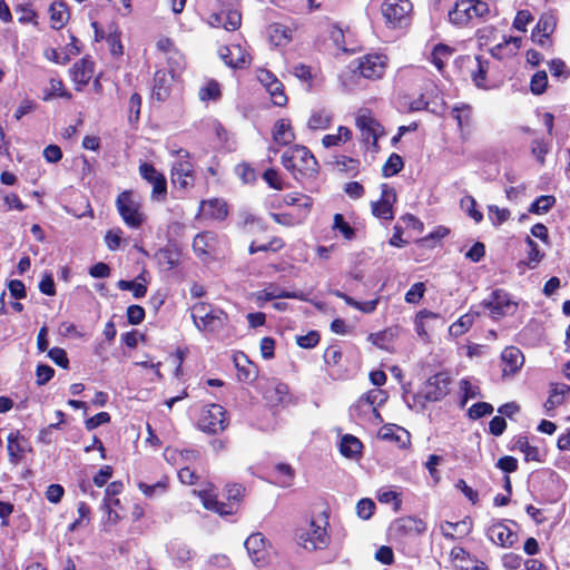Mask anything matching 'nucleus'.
<instances>
[{
    "label": "nucleus",
    "mask_w": 570,
    "mask_h": 570,
    "mask_svg": "<svg viewBox=\"0 0 570 570\" xmlns=\"http://www.w3.org/2000/svg\"><path fill=\"white\" fill-rule=\"evenodd\" d=\"M282 165L296 180L313 178L318 171V163L309 149L295 145L282 155Z\"/></svg>",
    "instance_id": "obj_1"
},
{
    "label": "nucleus",
    "mask_w": 570,
    "mask_h": 570,
    "mask_svg": "<svg viewBox=\"0 0 570 570\" xmlns=\"http://www.w3.org/2000/svg\"><path fill=\"white\" fill-rule=\"evenodd\" d=\"M191 318L197 330L208 334H219L229 324L227 313L205 302L193 305Z\"/></svg>",
    "instance_id": "obj_2"
},
{
    "label": "nucleus",
    "mask_w": 570,
    "mask_h": 570,
    "mask_svg": "<svg viewBox=\"0 0 570 570\" xmlns=\"http://www.w3.org/2000/svg\"><path fill=\"white\" fill-rule=\"evenodd\" d=\"M117 210L124 223L134 229L140 228L146 222L141 197L132 190L121 191L116 199Z\"/></svg>",
    "instance_id": "obj_3"
},
{
    "label": "nucleus",
    "mask_w": 570,
    "mask_h": 570,
    "mask_svg": "<svg viewBox=\"0 0 570 570\" xmlns=\"http://www.w3.org/2000/svg\"><path fill=\"white\" fill-rule=\"evenodd\" d=\"M326 525L325 518L312 519L301 525L296 532L297 543L308 551L324 549L330 541Z\"/></svg>",
    "instance_id": "obj_4"
},
{
    "label": "nucleus",
    "mask_w": 570,
    "mask_h": 570,
    "mask_svg": "<svg viewBox=\"0 0 570 570\" xmlns=\"http://www.w3.org/2000/svg\"><path fill=\"white\" fill-rule=\"evenodd\" d=\"M450 383L451 379L448 373H436L435 375L429 377V380L424 383L416 395L412 396L413 402H410V400L406 397L405 402L410 409L416 407L417 404H420V406L423 409L424 403L421 402V400L428 402H436L442 400L449 393Z\"/></svg>",
    "instance_id": "obj_5"
},
{
    "label": "nucleus",
    "mask_w": 570,
    "mask_h": 570,
    "mask_svg": "<svg viewBox=\"0 0 570 570\" xmlns=\"http://www.w3.org/2000/svg\"><path fill=\"white\" fill-rule=\"evenodd\" d=\"M245 489L240 484H230L226 487V495L228 503L219 502L216 500V495L212 491H200V497L204 507L207 510H214L220 515H228L234 512V507L239 503L244 495Z\"/></svg>",
    "instance_id": "obj_6"
},
{
    "label": "nucleus",
    "mask_w": 570,
    "mask_h": 570,
    "mask_svg": "<svg viewBox=\"0 0 570 570\" xmlns=\"http://www.w3.org/2000/svg\"><path fill=\"white\" fill-rule=\"evenodd\" d=\"M482 304L490 311L491 317L495 320L513 315L518 309V302L501 288L494 289Z\"/></svg>",
    "instance_id": "obj_7"
},
{
    "label": "nucleus",
    "mask_w": 570,
    "mask_h": 570,
    "mask_svg": "<svg viewBox=\"0 0 570 570\" xmlns=\"http://www.w3.org/2000/svg\"><path fill=\"white\" fill-rule=\"evenodd\" d=\"M355 126L360 130L362 141L376 148L379 138L384 135V129L373 115L368 110H360L355 118Z\"/></svg>",
    "instance_id": "obj_8"
},
{
    "label": "nucleus",
    "mask_w": 570,
    "mask_h": 570,
    "mask_svg": "<svg viewBox=\"0 0 570 570\" xmlns=\"http://www.w3.org/2000/svg\"><path fill=\"white\" fill-rule=\"evenodd\" d=\"M198 426L207 433H218L227 426L226 412L218 404H209L203 409Z\"/></svg>",
    "instance_id": "obj_9"
},
{
    "label": "nucleus",
    "mask_w": 570,
    "mask_h": 570,
    "mask_svg": "<svg viewBox=\"0 0 570 570\" xmlns=\"http://www.w3.org/2000/svg\"><path fill=\"white\" fill-rule=\"evenodd\" d=\"M176 153L181 159L173 164L171 181L175 186H178L181 189H187L191 187L195 181L194 166L187 160L189 157V153L187 150L179 149Z\"/></svg>",
    "instance_id": "obj_10"
},
{
    "label": "nucleus",
    "mask_w": 570,
    "mask_h": 570,
    "mask_svg": "<svg viewBox=\"0 0 570 570\" xmlns=\"http://www.w3.org/2000/svg\"><path fill=\"white\" fill-rule=\"evenodd\" d=\"M397 197L395 189L387 184L381 186V198L376 202L371 203L372 214L384 220H391L394 218L393 205Z\"/></svg>",
    "instance_id": "obj_11"
},
{
    "label": "nucleus",
    "mask_w": 570,
    "mask_h": 570,
    "mask_svg": "<svg viewBox=\"0 0 570 570\" xmlns=\"http://www.w3.org/2000/svg\"><path fill=\"white\" fill-rule=\"evenodd\" d=\"M387 58L384 55H365L358 59L356 69L367 79H380L385 73Z\"/></svg>",
    "instance_id": "obj_12"
},
{
    "label": "nucleus",
    "mask_w": 570,
    "mask_h": 570,
    "mask_svg": "<svg viewBox=\"0 0 570 570\" xmlns=\"http://www.w3.org/2000/svg\"><path fill=\"white\" fill-rule=\"evenodd\" d=\"M139 174L153 186L151 198L156 200L165 199L167 195L166 177L149 163L139 165Z\"/></svg>",
    "instance_id": "obj_13"
},
{
    "label": "nucleus",
    "mask_w": 570,
    "mask_h": 570,
    "mask_svg": "<svg viewBox=\"0 0 570 570\" xmlns=\"http://www.w3.org/2000/svg\"><path fill=\"white\" fill-rule=\"evenodd\" d=\"M412 11L410 0H384L382 4V13L386 22L393 27L401 26Z\"/></svg>",
    "instance_id": "obj_14"
},
{
    "label": "nucleus",
    "mask_w": 570,
    "mask_h": 570,
    "mask_svg": "<svg viewBox=\"0 0 570 570\" xmlns=\"http://www.w3.org/2000/svg\"><path fill=\"white\" fill-rule=\"evenodd\" d=\"M244 546L247 550L248 557L256 567L262 568L267 564L268 550L265 538L262 533L257 532L250 534L246 539Z\"/></svg>",
    "instance_id": "obj_15"
},
{
    "label": "nucleus",
    "mask_w": 570,
    "mask_h": 570,
    "mask_svg": "<svg viewBox=\"0 0 570 570\" xmlns=\"http://www.w3.org/2000/svg\"><path fill=\"white\" fill-rule=\"evenodd\" d=\"M392 531L399 538L419 537L426 531V523L416 517H403L393 522Z\"/></svg>",
    "instance_id": "obj_16"
},
{
    "label": "nucleus",
    "mask_w": 570,
    "mask_h": 570,
    "mask_svg": "<svg viewBox=\"0 0 570 570\" xmlns=\"http://www.w3.org/2000/svg\"><path fill=\"white\" fill-rule=\"evenodd\" d=\"M219 56L232 68H245L249 63V55L240 45H229L219 49Z\"/></svg>",
    "instance_id": "obj_17"
},
{
    "label": "nucleus",
    "mask_w": 570,
    "mask_h": 570,
    "mask_svg": "<svg viewBox=\"0 0 570 570\" xmlns=\"http://www.w3.org/2000/svg\"><path fill=\"white\" fill-rule=\"evenodd\" d=\"M524 356L522 352L514 346L505 347L501 353V366L503 376L514 375L523 365Z\"/></svg>",
    "instance_id": "obj_18"
},
{
    "label": "nucleus",
    "mask_w": 570,
    "mask_h": 570,
    "mask_svg": "<svg viewBox=\"0 0 570 570\" xmlns=\"http://www.w3.org/2000/svg\"><path fill=\"white\" fill-rule=\"evenodd\" d=\"M209 23L213 27H223L226 30L234 31L240 27L242 14L237 9H222L209 17Z\"/></svg>",
    "instance_id": "obj_19"
},
{
    "label": "nucleus",
    "mask_w": 570,
    "mask_h": 570,
    "mask_svg": "<svg viewBox=\"0 0 570 570\" xmlns=\"http://www.w3.org/2000/svg\"><path fill=\"white\" fill-rule=\"evenodd\" d=\"M217 248L216 235L212 232H203L195 236L193 242L194 253L200 259L213 256Z\"/></svg>",
    "instance_id": "obj_20"
},
{
    "label": "nucleus",
    "mask_w": 570,
    "mask_h": 570,
    "mask_svg": "<svg viewBox=\"0 0 570 570\" xmlns=\"http://www.w3.org/2000/svg\"><path fill=\"white\" fill-rule=\"evenodd\" d=\"M256 302L262 305L264 302L273 301L276 298H296L299 301H307L302 292H288L281 289L276 284H268L264 289L254 294Z\"/></svg>",
    "instance_id": "obj_21"
},
{
    "label": "nucleus",
    "mask_w": 570,
    "mask_h": 570,
    "mask_svg": "<svg viewBox=\"0 0 570 570\" xmlns=\"http://www.w3.org/2000/svg\"><path fill=\"white\" fill-rule=\"evenodd\" d=\"M488 538L495 544L501 546L503 548H509L513 546L517 541V533L512 531L508 525L503 522L493 523L488 529Z\"/></svg>",
    "instance_id": "obj_22"
},
{
    "label": "nucleus",
    "mask_w": 570,
    "mask_h": 570,
    "mask_svg": "<svg viewBox=\"0 0 570 570\" xmlns=\"http://www.w3.org/2000/svg\"><path fill=\"white\" fill-rule=\"evenodd\" d=\"M173 80L174 76H170L168 72L164 70L156 71L151 97L158 101H165L170 95Z\"/></svg>",
    "instance_id": "obj_23"
},
{
    "label": "nucleus",
    "mask_w": 570,
    "mask_h": 570,
    "mask_svg": "<svg viewBox=\"0 0 570 570\" xmlns=\"http://www.w3.org/2000/svg\"><path fill=\"white\" fill-rule=\"evenodd\" d=\"M72 81L80 87L86 86L94 76V62L88 58L77 61L70 69Z\"/></svg>",
    "instance_id": "obj_24"
},
{
    "label": "nucleus",
    "mask_w": 570,
    "mask_h": 570,
    "mask_svg": "<svg viewBox=\"0 0 570 570\" xmlns=\"http://www.w3.org/2000/svg\"><path fill=\"white\" fill-rule=\"evenodd\" d=\"M283 203L287 206H295L298 208V217L305 220L307 217L312 206H313V199L303 194L298 193H292L287 194L283 197Z\"/></svg>",
    "instance_id": "obj_25"
},
{
    "label": "nucleus",
    "mask_w": 570,
    "mask_h": 570,
    "mask_svg": "<svg viewBox=\"0 0 570 570\" xmlns=\"http://www.w3.org/2000/svg\"><path fill=\"white\" fill-rule=\"evenodd\" d=\"M295 139L294 131L287 119H278L273 129V140L279 146H287Z\"/></svg>",
    "instance_id": "obj_26"
},
{
    "label": "nucleus",
    "mask_w": 570,
    "mask_h": 570,
    "mask_svg": "<svg viewBox=\"0 0 570 570\" xmlns=\"http://www.w3.org/2000/svg\"><path fill=\"white\" fill-rule=\"evenodd\" d=\"M449 19L455 24H466L474 19L470 0H461L449 12Z\"/></svg>",
    "instance_id": "obj_27"
},
{
    "label": "nucleus",
    "mask_w": 570,
    "mask_h": 570,
    "mask_svg": "<svg viewBox=\"0 0 570 570\" xmlns=\"http://www.w3.org/2000/svg\"><path fill=\"white\" fill-rule=\"evenodd\" d=\"M568 391L569 386L566 384L551 385L549 397L544 403V409L549 415H551V411L563 404Z\"/></svg>",
    "instance_id": "obj_28"
},
{
    "label": "nucleus",
    "mask_w": 570,
    "mask_h": 570,
    "mask_svg": "<svg viewBox=\"0 0 570 570\" xmlns=\"http://www.w3.org/2000/svg\"><path fill=\"white\" fill-rule=\"evenodd\" d=\"M333 121V115L326 109H315L312 111L307 127L311 130H324L327 129Z\"/></svg>",
    "instance_id": "obj_29"
},
{
    "label": "nucleus",
    "mask_w": 570,
    "mask_h": 570,
    "mask_svg": "<svg viewBox=\"0 0 570 570\" xmlns=\"http://www.w3.org/2000/svg\"><path fill=\"white\" fill-rule=\"evenodd\" d=\"M340 452L345 458L356 459L358 455H361L362 443L356 436L352 434H345L340 443Z\"/></svg>",
    "instance_id": "obj_30"
},
{
    "label": "nucleus",
    "mask_w": 570,
    "mask_h": 570,
    "mask_svg": "<svg viewBox=\"0 0 570 570\" xmlns=\"http://www.w3.org/2000/svg\"><path fill=\"white\" fill-rule=\"evenodd\" d=\"M271 42L274 46H285L292 39V30L281 23H273L267 29Z\"/></svg>",
    "instance_id": "obj_31"
},
{
    "label": "nucleus",
    "mask_w": 570,
    "mask_h": 570,
    "mask_svg": "<svg viewBox=\"0 0 570 570\" xmlns=\"http://www.w3.org/2000/svg\"><path fill=\"white\" fill-rule=\"evenodd\" d=\"M274 483L282 488H288L293 484L295 478L294 469L286 463H278L274 468Z\"/></svg>",
    "instance_id": "obj_32"
},
{
    "label": "nucleus",
    "mask_w": 570,
    "mask_h": 570,
    "mask_svg": "<svg viewBox=\"0 0 570 570\" xmlns=\"http://www.w3.org/2000/svg\"><path fill=\"white\" fill-rule=\"evenodd\" d=\"M200 210L215 219H224L228 214L225 202L217 198L202 202Z\"/></svg>",
    "instance_id": "obj_33"
},
{
    "label": "nucleus",
    "mask_w": 570,
    "mask_h": 570,
    "mask_svg": "<svg viewBox=\"0 0 570 570\" xmlns=\"http://www.w3.org/2000/svg\"><path fill=\"white\" fill-rule=\"evenodd\" d=\"M287 393L288 387L286 384L273 381L265 389L264 397L271 404L276 405L285 400Z\"/></svg>",
    "instance_id": "obj_34"
},
{
    "label": "nucleus",
    "mask_w": 570,
    "mask_h": 570,
    "mask_svg": "<svg viewBox=\"0 0 570 570\" xmlns=\"http://www.w3.org/2000/svg\"><path fill=\"white\" fill-rule=\"evenodd\" d=\"M470 530L471 525L470 522L466 520H462L455 523L446 521L443 524H441V533L443 534V537L451 540L455 539V534H459V537L466 535L470 532Z\"/></svg>",
    "instance_id": "obj_35"
},
{
    "label": "nucleus",
    "mask_w": 570,
    "mask_h": 570,
    "mask_svg": "<svg viewBox=\"0 0 570 570\" xmlns=\"http://www.w3.org/2000/svg\"><path fill=\"white\" fill-rule=\"evenodd\" d=\"M7 441L9 461L16 465L21 461L22 454L24 452V448L20 443L19 432H11L7 438Z\"/></svg>",
    "instance_id": "obj_36"
},
{
    "label": "nucleus",
    "mask_w": 570,
    "mask_h": 570,
    "mask_svg": "<svg viewBox=\"0 0 570 570\" xmlns=\"http://www.w3.org/2000/svg\"><path fill=\"white\" fill-rule=\"evenodd\" d=\"M556 28V20L553 16L543 14L539 19L533 32L532 37L535 38L538 35L541 36V38L538 40L540 45L543 43V38H548Z\"/></svg>",
    "instance_id": "obj_37"
},
{
    "label": "nucleus",
    "mask_w": 570,
    "mask_h": 570,
    "mask_svg": "<svg viewBox=\"0 0 570 570\" xmlns=\"http://www.w3.org/2000/svg\"><path fill=\"white\" fill-rule=\"evenodd\" d=\"M352 138V131L345 126H340L336 134L325 135L322 138V144L325 148L341 146Z\"/></svg>",
    "instance_id": "obj_38"
},
{
    "label": "nucleus",
    "mask_w": 570,
    "mask_h": 570,
    "mask_svg": "<svg viewBox=\"0 0 570 570\" xmlns=\"http://www.w3.org/2000/svg\"><path fill=\"white\" fill-rule=\"evenodd\" d=\"M430 318L431 320L438 318V314H435L431 311H428V309H422L416 314L415 320H414L415 332H416L417 336L423 341H428V338H429L426 323H428V320H430Z\"/></svg>",
    "instance_id": "obj_39"
},
{
    "label": "nucleus",
    "mask_w": 570,
    "mask_h": 570,
    "mask_svg": "<svg viewBox=\"0 0 570 570\" xmlns=\"http://www.w3.org/2000/svg\"><path fill=\"white\" fill-rule=\"evenodd\" d=\"M198 97L202 101H217L222 97L219 83L214 80H207L204 86L199 88Z\"/></svg>",
    "instance_id": "obj_40"
},
{
    "label": "nucleus",
    "mask_w": 570,
    "mask_h": 570,
    "mask_svg": "<svg viewBox=\"0 0 570 570\" xmlns=\"http://www.w3.org/2000/svg\"><path fill=\"white\" fill-rule=\"evenodd\" d=\"M49 11H50V20H51L52 28H55V29L62 28L69 17L67 7L62 2H53L50 6Z\"/></svg>",
    "instance_id": "obj_41"
},
{
    "label": "nucleus",
    "mask_w": 570,
    "mask_h": 570,
    "mask_svg": "<svg viewBox=\"0 0 570 570\" xmlns=\"http://www.w3.org/2000/svg\"><path fill=\"white\" fill-rule=\"evenodd\" d=\"M380 435L384 440L395 441L400 443L401 446H404L410 439L407 431L395 425L384 426L380 432Z\"/></svg>",
    "instance_id": "obj_42"
},
{
    "label": "nucleus",
    "mask_w": 570,
    "mask_h": 570,
    "mask_svg": "<svg viewBox=\"0 0 570 570\" xmlns=\"http://www.w3.org/2000/svg\"><path fill=\"white\" fill-rule=\"evenodd\" d=\"M514 448L524 454L525 461H542L539 449L531 445L527 436H519L515 440Z\"/></svg>",
    "instance_id": "obj_43"
},
{
    "label": "nucleus",
    "mask_w": 570,
    "mask_h": 570,
    "mask_svg": "<svg viewBox=\"0 0 570 570\" xmlns=\"http://www.w3.org/2000/svg\"><path fill=\"white\" fill-rule=\"evenodd\" d=\"M453 49L446 45H438L431 53V62L441 71L446 61L452 57Z\"/></svg>",
    "instance_id": "obj_44"
},
{
    "label": "nucleus",
    "mask_w": 570,
    "mask_h": 570,
    "mask_svg": "<svg viewBox=\"0 0 570 570\" xmlns=\"http://www.w3.org/2000/svg\"><path fill=\"white\" fill-rule=\"evenodd\" d=\"M394 336V332L389 328L377 333L370 334L367 340L379 348L390 351Z\"/></svg>",
    "instance_id": "obj_45"
},
{
    "label": "nucleus",
    "mask_w": 570,
    "mask_h": 570,
    "mask_svg": "<svg viewBox=\"0 0 570 570\" xmlns=\"http://www.w3.org/2000/svg\"><path fill=\"white\" fill-rule=\"evenodd\" d=\"M475 318V314H464L462 315L456 322H454L450 328V335L454 337H459L463 335L465 332L469 331V328L473 325Z\"/></svg>",
    "instance_id": "obj_46"
},
{
    "label": "nucleus",
    "mask_w": 570,
    "mask_h": 570,
    "mask_svg": "<svg viewBox=\"0 0 570 570\" xmlns=\"http://www.w3.org/2000/svg\"><path fill=\"white\" fill-rule=\"evenodd\" d=\"M452 117L456 120L458 126L463 128L468 126L472 116V108L466 104H459L452 107L451 109Z\"/></svg>",
    "instance_id": "obj_47"
},
{
    "label": "nucleus",
    "mask_w": 570,
    "mask_h": 570,
    "mask_svg": "<svg viewBox=\"0 0 570 570\" xmlns=\"http://www.w3.org/2000/svg\"><path fill=\"white\" fill-rule=\"evenodd\" d=\"M556 202L554 196L542 195L531 204L529 212L537 215L546 214L554 206Z\"/></svg>",
    "instance_id": "obj_48"
},
{
    "label": "nucleus",
    "mask_w": 570,
    "mask_h": 570,
    "mask_svg": "<svg viewBox=\"0 0 570 570\" xmlns=\"http://www.w3.org/2000/svg\"><path fill=\"white\" fill-rule=\"evenodd\" d=\"M167 63L169 67V75L174 78L179 75L185 68V57L179 50H174L167 55Z\"/></svg>",
    "instance_id": "obj_49"
},
{
    "label": "nucleus",
    "mask_w": 570,
    "mask_h": 570,
    "mask_svg": "<svg viewBox=\"0 0 570 570\" xmlns=\"http://www.w3.org/2000/svg\"><path fill=\"white\" fill-rule=\"evenodd\" d=\"M267 92L275 106L284 107L287 104V96L284 92V86L279 80L274 81L268 88Z\"/></svg>",
    "instance_id": "obj_50"
},
{
    "label": "nucleus",
    "mask_w": 570,
    "mask_h": 570,
    "mask_svg": "<svg viewBox=\"0 0 570 570\" xmlns=\"http://www.w3.org/2000/svg\"><path fill=\"white\" fill-rule=\"evenodd\" d=\"M403 166L402 157L397 154H392L382 168L383 176H394L402 170Z\"/></svg>",
    "instance_id": "obj_51"
},
{
    "label": "nucleus",
    "mask_w": 570,
    "mask_h": 570,
    "mask_svg": "<svg viewBox=\"0 0 570 570\" xmlns=\"http://www.w3.org/2000/svg\"><path fill=\"white\" fill-rule=\"evenodd\" d=\"M53 97L70 98L71 95L65 89L63 82L60 79H50L49 88L47 89L43 100H50Z\"/></svg>",
    "instance_id": "obj_52"
},
{
    "label": "nucleus",
    "mask_w": 570,
    "mask_h": 570,
    "mask_svg": "<svg viewBox=\"0 0 570 570\" xmlns=\"http://www.w3.org/2000/svg\"><path fill=\"white\" fill-rule=\"evenodd\" d=\"M488 216L494 226H500L510 218L511 213L507 208H500L497 205H490L488 207Z\"/></svg>",
    "instance_id": "obj_53"
},
{
    "label": "nucleus",
    "mask_w": 570,
    "mask_h": 570,
    "mask_svg": "<svg viewBox=\"0 0 570 570\" xmlns=\"http://www.w3.org/2000/svg\"><path fill=\"white\" fill-rule=\"evenodd\" d=\"M493 412V406L487 402H479L473 404L469 411V417L472 420H478L482 416L490 415Z\"/></svg>",
    "instance_id": "obj_54"
},
{
    "label": "nucleus",
    "mask_w": 570,
    "mask_h": 570,
    "mask_svg": "<svg viewBox=\"0 0 570 570\" xmlns=\"http://www.w3.org/2000/svg\"><path fill=\"white\" fill-rule=\"evenodd\" d=\"M141 96L137 92L132 94L128 101V119L130 122H136L140 116Z\"/></svg>",
    "instance_id": "obj_55"
},
{
    "label": "nucleus",
    "mask_w": 570,
    "mask_h": 570,
    "mask_svg": "<svg viewBox=\"0 0 570 570\" xmlns=\"http://www.w3.org/2000/svg\"><path fill=\"white\" fill-rule=\"evenodd\" d=\"M263 179L267 183L271 188L276 190H283L285 188L284 181L281 178L278 171L274 168L265 170Z\"/></svg>",
    "instance_id": "obj_56"
},
{
    "label": "nucleus",
    "mask_w": 570,
    "mask_h": 570,
    "mask_svg": "<svg viewBox=\"0 0 570 570\" xmlns=\"http://www.w3.org/2000/svg\"><path fill=\"white\" fill-rule=\"evenodd\" d=\"M138 488L146 497L151 498L157 493L165 492L167 488V482L166 480H160L153 485H149L145 482H139Z\"/></svg>",
    "instance_id": "obj_57"
},
{
    "label": "nucleus",
    "mask_w": 570,
    "mask_h": 570,
    "mask_svg": "<svg viewBox=\"0 0 570 570\" xmlns=\"http://www.w3.org/2000/svg\"><path fill=\"white\" fill-rule=\"evenodd\" d=\"M547 85H548L547 72L538 71L537 73L533 75V77L531 79V85H530L531 91L534 95H540L546 90Z\"/></svg>",
    "instance_id": "obj_58"
},
{
    "label": "nucleus",
    "mask_w": 570,
    "mask_h": 570,
    "mask_svg": "<svg viewBox=\"0 0 570 570\" xmlns=\"http://www.w3.org/2000/svg\"><path fill=\"white\" fill-rule=\"evenodd\" d=\"M375 510V503L371 499H362L356 505L357 515L363 520H368Z\"/></svg>",
    "instance_id": "obj_59"
},
{
    "label": "nucleus",
    "mask_w": 570,
    "mask_h": 570,
    "mask_svg": "<svg viewBox=\"0 0 570 570\" xmlns=\"http://www.w3.org/2000/svg\"><path fill=\"white\" fill-rule=\"evenodd\" d=\"M122 234L124 233L120 228H112L107 232L105 242L110 250H117L120 247Z\"/></svg>",
    "instance_id": "obj_60"
},
{
    "label": "nucleus",
    "mask_w": 570,
    "mask_h": 570,
    "mask_svg": "<svg viewBox=\"0 0 570 570\" xmlns=\"http://www.w3.org/2000/svg\"><path fill=\"white\" fill-rule=\"evenodd\" d=\"M425 292L424 283H415L405 294V301L410 304H416L421 301Z\"/></svg>",
    "instance_id": "obj_61"
},
{
    "label": "nucleus",
    "mask_w": 570,
    "mask_h": 570,
    "mask_svg": "<svg viewBox=\"0 0 570 570\" xmlns=\"http://www.w3.org/2000/svg\"><path fill=\"white\" fill-rule=\"evenodd\" d=\"M320 342V334L316 331H311L306 335L296 337V343L303 348H313Z\"/></svg>",
    "instance_id": "obj_62"
},
{
    "label": "nucleus",
    "mask_w": 570,
    "mask_h": 570,
    "mask_svg": "<svg viewBox=\"0 0 570 570\" xmlns=\"http://www.w3.org/2000/svg\"><path fill=\"white\" fill-rule=\"evenodd\" d=\"M53 374L55 370L51 366L46 364L38 365L36 370L37 384L45 385L52 379Z\"/></svg>",
    "instance_id": "obj_63"
},
{
    "label": "nucleus",
    "mask_w": 570,
    "mask_h": 570,
    "mask_svg": "<svg viewBox=\"0 0 570 570\" xmlns=\"http://www.w3.org/2000/svg\"><path fill=\"white\" fill-rule=\"evenodd\" d=\"M525 244L528 247L529 264H538L543 257V254L540 252L538 244L530 237H527Z\"/></svg>",
    "instance_id": "obj_64"
}]
</instances>
